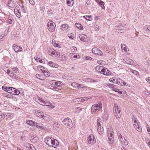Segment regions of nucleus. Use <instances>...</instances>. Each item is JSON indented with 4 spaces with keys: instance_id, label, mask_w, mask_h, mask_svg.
I'll return each instance as SVG.
<instances>
[{
    "instance_id": "1",
    "label": "nucleus",
    "mask_w": 150,
    "mask_h": 150,
    "mask_svg": "<svg viewBox=\"0 0 150 150\" xmlns=\"http://www.w3.org/2000/svg\"><path fill=\"white\" fill-rule=\"evenodd\" d=\"M35 100L37 103L42 105L50 106L52 108H53L54 107V105L51 104L50 101L47 100L44 101L40 97H38L37 98H36Z\"/></svg>"
},
{
    "instance_id": "2",
    "label": "nucleus",
    "mask_w": 150,
    "mask_h": 150,
    "mask_svg": "<svg viewBox=\"0 0 150 150\" xmlns=\"http://www.w3.org/2000/svg\"><path fill=\"white\" fill-rule=\"evenodd\" d=\"M103 107V105L101 103H99L92 105L91 109L92 111L95 113H97L100 111Z\"/></svg>"
},
{
    "instance_id": "3",
    "label": "nucleus",
    "mask_w": 150,
    "mask_h": 150,
    "mask_svg": "<svg viewBox=\"0 0 150 150\" xmlns=\"http://www.w3.org/2000/svg\"><path fill=\"white\" fill-rule=\"evenodd\" d=\"M114 136L113 130L111 129L108 130V142L110 144H112L114 141Z\"/></svg>"
},
{
    "instance_id": "4",
    "label": "nucleus",
    "mask_w": 150,
    "mask_h": 150,
    "mask_svg": "<svg viewBox=\"0 0 150 150\" xmlns=\"http://www.w3.org/2000/svg\"><path fill=\"white\" fill-rule=\"evenodd\" d=\"M64 125V127L67 128H70L72 127V121L71 119L68 117L61 121Z\"/></svg>"
},
{
    "instance_id": "5",
    "label": "nucleus",
    "mask_w": 150,
    "mask_h": 150,
    "mask_svg": "<svg viewBox=\"0 0 150 150\" xmlns=\"http://www.w3.org/2000/svg\"><path fill=\"white\" fill-rule=\"evenodd\" d=\"M114 115L116 118H120L121 116L120 108L117 104H114Z\"/></svg>"
},
{
    "instance_id": "6",
    "label": "nucleus",
    "mask_w": 150,
    "mask_h": 150,
    "mask_svg": "<svg viewBox=\"0 0 150 150\" xmlns=\"http://www.w3.org/2000/svg\"><path fill=\"white\" fill-rule=\"evenodd\" d=\"M55 24L54 22L51 20H50L47 23V28L50 32H53L55 29Z\"/></svg>"
},
{
    "instance_id": "7",
    "label": "nucleus",
    "mask_w": 150,
    "mask_h": 150,
    "mask_svg": "<svg viewBox=\"0 0 150 150\" xmlns=\"http://www.w3.org/2000/svg\"><path fill=\"white\" fill-rule=\"evenodd\" d=\"M87 140H88V143L92 144H94L96 142V140L94 135L92 134H90L87 138Z\"/></svg>"
},
{
    "instance_id": "8",
    "label": "nucleus",
    "mask_w": 150,
    "mask_h": 150,
    "mask_svg": "<svg viewBox=\"0 0 150 150\" xmlns=\"http://www.w3.org/2000/svg\"><path fill=\"white\" fill-rule=\"evenodd\" d=\"M49 54L50 55H54V57H58L59 56V54L53 48H49L48 50Z\"/></svg>"
},
{
    "instance_id": "9",
    "label": "nucleus",
    "mask_w": 150,
    "mask_h": 150,
    "mask_svg": "<svg viewBox=\"0 0 150 150\" xmlns=\"http://www.w3.org/2000/svg\"><path fill=\"white\" fill-rule=\"evenodd\" d=\"M51 139V145H52V146L54 148H56L57 146L59 144V142L57 140L52 137Z\"/></svg>"
},
{
    "instance_id": "10",
    "label": "nucleus",
    "mask_w": 150,
    "mask_h": 150,
    "mask_svg": "<svg viewBox=\"0 0 150 150\" xmlns=\"http://www.w3.org/2000/svg\"><path fill=\"white\" fill-rule=\"evenodd\" d=\"M92 52L95 54L102 55V52L97 47H94L92 49Z\"/></svg>"
},
{
    "instance_id": "11",
    "label": "nucleus",
    "mask_w": 150,
    "mask_h": 150,
    "mask_svg": "<svg viewBox=\"0 0 150 150\" xmlns=\"http://www.w3.org/2000/svg\"><path fill=\"white\" fill-rule=\"evenodd\" d=\"M79 38L82 41L86 42L88 40V38L86 35L84 34H81L79 35Z\"/></svg>"
},
{
    "instance_id": "12",
    "label": "nucleus",
    "mask_w": 150,
    "mask_h": 150,
    "mask_svg": "<svg viewBox=\"0 0 150 150\" xmlns=\"http://www.w3.org/2000/svg\"><path fill=\"white\" fill-rule=\"evenodd\" d=\"M133 126L134 128L138 131L140 132L142 130V127L140 126V123L139 122L137 123H134Z\"/></svg>"
},
{
    "instance_id": "13",
    "label": "nucleus",
    "mask_w": 150,
    "mask_h": 150,
    "mask_svg": "<svg viewBox=\"0 0 150 150\" xmlns=\"http://www.w3.org/2000/svg\"><path fill=\"white\" fill-rule=\"evenodd\" d=\"M13 47L16 52H21L23 50L22 48L20 46L16 45L15 44H13Z\"/></svg>"
},
{
    "instance_id": "14",
    "label": "nucleus",
    "mask_w": 150,
    "mask_h": 150,
    "mask_svg": "<svg viewBox=\"0 0 150 150\" xmlns=\"http://www.w3.org/2000/svg\"><path fill=\"white\" fill-rule=\"evenodd\" d=\"M111 72L107 68L103 67L101 74L106 76H109L111 75Z\"/></svg>"
},
{
    "instance_id": "15",
    "label": "nucleus",
    "mask_w": 150,
    "mask_h": 150,
    "mask_svg": "<svg viewBox=\"0 0 150 150\" xmlns=\"http://www.w3.org/2000/svg\"><path fill=\"white\" fill-rule=\"evenodd\" d=\"M52 137H47L45 139V142L48 146H51V141Z\"/></svg>"
},
{
    "instance_id": "16",
    "label": "nucleus",
    "mask_w": 150,
    "mask_h": 150,
    "mask_svg": "<svg viewBox=\"0 0 150 150\" xmlns=\"http://www.w3.org/2000/svg\"><path fill=\"white\" fill-rule=\"evenodd\" d=\"M16 2L13 1L12 0H9L8 2L7 5L9 7L13 8L15 6Z\"/></svg>"
},
{
    "instance_id": "17",
    "label": "nucleus",
    "mask_w": 150,
    "mask_h": 150,
    "mask_svg": "<svg viewBox=\"0 0 150 150\" xmlns=\"http://www.w3.org/2000/svg\"><path fill=\"white\" fill-rule=\"evenodd\" d=\"M121 49L122 52L125 53L127 52L128 48L126 46L125 44H122L121 45Z\"/></svg>"
},
{
    "instance_id": "18",
    "label": "nucleus",
    "mask_w": 150,
    "mask_h": 150,
    "mask_svg": "<svg viewBox=\"0 0 150 150\" xmlns=\"http://www.w3.org/2000/svg\"><path fill=\"white\" fill-rule=\"evenodd\" d=\"M42 73L47 77L50 76V73L46 68L44 69V70H43V71Z\"/></svg>"
},
{
    "instance_id": "19",
    "label": "nucleus",
    "mask_w": 150,
    "mask_h": 150,
    "mask_svg": "<svg viewBox=\"0 0 150 150\" xmlns=\"http://www.w3.org/2000/svg\"><path fill=\"white\" fill-rule=\"evenodd\" d=\"M118 77H114L110 78L109 79V81L113 83L116 84Z\"/></svg>"
},
{
    "instance_id": "20",
    "label": "nucleus",
    "mask_w": 150,
    "mask_h": 150,
    "mask_svg": "<svg viewBox=\"0 0 150 150\" xmlns=\"http://www.w3.org/2000/svg\"><path fill=\"white\" fill-rule=\"evenodd\" d=\"M26 123L27 124L31 126H35V125H36V122H35L30 120L26 121Z\"/></svg>"
},
{
    "instance_id": "21",
    "label": "nucleus",
    "mask_w": 150,
    "mask_h": 150,
    "mask_svg": "<svg viewBox=\"0 0 150 150\" xmlns=\"http://www.w3.org/2000/svg\"><path fill=\"white\" fill-rule=\"evenodd\" d=\"M103 68V67L100 66H97L96 67V69L98 73L101 74Z\"/></svg>"
},
{
    "instance_id": "22",
    "label": "nucleus",
    "mask_w": 150,
    "mask_h": 150,
    "mask_svg": "<svg viewBox=\"0 0 150 150\" xmlns=\"http://www.w3.org/2000/svg\"><path fill=\"white\" fill-rule=\"evenodd\" d=\"M97 131L99 133L101 134H102L104 129L103 127H102V125H100V126H98V128L97 129Z\"/></svg>"
},
{
    "instance_id": "23",
    "label": "nucleus",
    "mask_w": 150,
    "mask_h": 150,
    "mask_svg": "<svg viewBox=\"0 0 150 150\" xmlns=\"http://www.w3.org/2000/svg\"><path fill=\"white\" fill-rule=\"evenodd\" d=\"M43 113L42 112H38L37 114L38 115H39V117H41L42 118H43L44 119H45L46 118V114H43Z\"/></svg>"
},
{
    "instance_id": "24",
    "label": "nucleus",
    "mask_w": 150,
    "mask_h": 150,
    "mask_svg": "<svg viewBox=\"0 0 150 150\" xmlns=\"http://www.w3.org/2000/svg\"><path fill=\"white\" fill-rule=\"evenodd\" d=\"M61 27V28L63 30H67L69 28V27L67 24H62Z\"/></svg>"
},
{
    "instance_id": "25",
    "label": "nucleus",
    "mask_w": 150,
    "mask_h": 150,
    "mask_svg": "<svg viewBox=\"0 0 150 150\" xmlns=\"http://www.w3.org/2000/svg\"><path fill=\"white\" fill-rule=\"evenodd\" d=\"M84 18L87 21H91L93 20V16H83Z\"/></svg>"
},
{
    "instance_id": "26",
    "label": "nucleus",
    "mask_w": 150,
    "mask_h": 150,
    "mask_svg": "<svg viewBox=\"0 0 150 150\" xmlns=\"http://www.w3.org/2000/svg\"><path fill=\"white\" fill-rule=\"evenodd\" d=\"M50 88L54 90H60L61 89L62 87L61 86H51Z\"/></svg>"
},
{
    "instance_id": "27",
    "label": "nucleus",
    "mask_w": 150,
    "mask_h": 150,
    "mask_svg": "<svg viewBox=\"0 0 150 150\" xmlns=\"http://www.w3.org/2000/svg\"><path fill=\"white\" fill-rule=\"evenodd\" d=\"M76 25L78 29L80 30H82L83 29V26L79 23H76Z\"/></svg>"
},
{
    "instance_id": "28",
    "label": "nucleus",
    "mask_w": 150,
    "mask_h": 150,
    "mask_svg": "<svg viewBox=\"0 0 150 150\" xmlns=\"http://www.w3.org/2000/svg\"><path fill=\"white\" fill-rule=\"evenodd\" d=\"M85 80L87 82L94 83L96 82L94 80L90 78H86Z\"/></svg>"
},
{
    "instance_id": "29",
    "label": "nucleus",
    "mask_w": 150,
    "mask_h": 150,
    "mask_svg": "<svg viewBox=\"0 0 150 150\" xmlns=\"http://www.w3.org/2000/svg\"><path fill=\"white\" fill-rule=\"evenodd\" d=\"M130 71L133 73L134 75L138 76L139 75V73L135 70H133L132 69H129Z\"/></svg>"
},
{
    "instance_id": "30",
    "label": "nucleus",
    "mask_w": 150,
    "mask_h": 150,
    "mask_svg": "<svg viewBox=\"0 0 150 150\" xmlns=\"http://www.w3.org/2000/svg\"><path fill=\"white\" fill-rule=\"evenodd\" d=\"M74 1L73 0H67V4L69 6H71L74 4Z\"/></svg>"
},
{
    "instance_id": "31",
    "label": "nucleus",
    "mask_w": 150,
    "mask_h": 150,
    "mask_svg": "<svg viewBox=\"0 0 150 150\" xmlns=\"http://www.w3.org/2000/svg\"><path fill=\"white\" fill-rule=\"evenodd\" d=\"M37 68L38 69L39 71L40 72L42 73L43 71V70H44V69H45V68L44 67L41 65L38 66L37 67Z\"/></svg>"
},
{
    "instance_id": "32",
    "label": "nucleus",
    "mask_w": 150,
    "mask_h": 150,
    "mask_svg": "<svg viewBox=\"0 0 150 150\" xmlns=\"http://www.w3.org/2000/svg\"><path fill=\"white\" fill-rule=\"evenodd\" d=\"M82 110V108L80 107L75 108L74 112L75 113H79Z\"/></svg>"
},
{
    "instance_id": "33",
    "label": "nucleus",
    "mask_w": 150,
    "mask_h": 150,
    "mask_svg": "<svg viewBox=\"0 0 150 150\" xmlns=\"http://www.w3.org/2000/svg\"><path fill=\"white\" fill-rule=\"evenodd\" d=\"M102 117L106 121L108 119V116L107 113H105L103 114Z\"/></svg>"
},
{
    "instance_id": "34",
    "label": "nucleus",
    "mask_w": 150,
    "mask_h": 150,
    "mask_svg": "<svg viewBox=\"0 0 150 150\" xmlns=\"http://www.w3.org/2000/svg\"><path fill=\"white\" fill-rule=\"evenodd\" d=\"M71 86L74 88H77L79 86V84L75 82H73L71 83Z\"/></svg>"
},
{
    "instance_id": "35",
    "label": "nucleus",
    "mask_w": 150,
    "mask_h": 150,
    "mask_svg": "<svg viewBox=\"0 0 150 150\" xmlns=\"http://www.w3.org/2000/svg\"><path fill=\"white\" fill-rule=\"evenodd\" d=\"M97 122L98 126H100V125H103V123L101 122V119L99 117H98Z\"/></svg>"
},
{
    "instance_id": "36",
    "label": "nucleus",
    "mask_w": 150,
    "mask_h": 150,
    "mask_svg": "<svg viewBox=\"0 0 150 150\" xmlns=\"http://www.w3.org/2000/svg\"><path fill=\"white\" fill-rule=\"evenodd\" d=\"M132 121H133L134 123H137L139 121L137 120L136 117L134 115H132Z\"/></svg>"
},
{
    "instance_id": "37",
    "label": "nucleus",
    "mask_w": 150,
    "mask_h": 150,
    "mask_svg": "<svg viewBox=\"0 0 150 150\" xmlns=\"http://www.w3.org/2000/svg\"><path fill=\"white\" fill-rule=\"evenodd\" d=\"M105 3L102 1H100L99 3V4L101 7V8L103 9H104L105 8V7L104 6Z\"/></svg>"
},
{
    "instance_id": "38",
    "label": "nucleus",
    "mask_w": 150,
    "mask_h": 150,
    "mask_svg": "<svg viewBox=\"0 0 150 150\" xmlns=\"http://www.w3.org/2000/svg\"><path fill=\"white\" fill-rule=\"evenodd\" d=\"M122 83V80L120 78H118L116 84L121 86Z\"/></svg>"
},
{
    "instance_id": "39",
    "label": "nucleus",
    "mask_w": 150,
    "mask_h": 150,
    "mask_svg": "<svg viewBox=\"0 0 150 150\" xmlns=\"http://www.w3.org/2000/svg\"><path fill=\"white\" fill-rule=\"evenodd\" d=\"M13 92L15 93V95H18L20 93V92L17 89L14 88V89L13 90Z\"/></svg>"
},
{
    "instance_id": "40",
    "label": "nucleus",
    "mask_w": 150,
    "mask_h": 150,
    "mask_svg": "<svg viewBox=\"0 0 150 150\" xmlns=\"http://www.w3.org/2000/svg\"><path fill=\"white\" fill-rule=\"evenodd\" d=\"M56 81L55 80H50L49 81V83L52 86H55Z\"/></svg>"
},
{
    "instance_id": "41",
    "label": "nucleus",
    "mask_w": 150,
    "mask_h": 150,
    "mask_svg": "<svg viewBox=\"0 0 150 150\" xmlns=\"http://www.w3.org/2000/svg\"><path fill=\"white\" fill-rule=\"evenodd\" d=\"M62 83L60 81H57L56 82V83L55 86H61L62 85Z\"/></svg>"
},
{
    "instance_id": "42",
    "label": "nucleus",
    "mask_w": 150,
    "mask_h": 150,
    "mask_svg": "<svg viewBox=\"0 0 150 150\" xmlns=\"http://www.w3.org/2000/svg\"><path fill=\"white\" fill-rule=\"evenodd\" d=\"M8 92L9 93H10V91L13 92V90L14 89V88L12 87H8Z\"/></svg>"
},
{
    "instance_id": "43",
    "label": "nucleus",
    "mask_w": 150,
    "mask_h": 150,
    "mask_svg": "<svg viewBox=\"0 0 150 150\" xmlns=\"http://www.w3.org/2000/svg\"><path fill=\"white\" fill-rule=\"evenodd\" d=\"M12 70L15 73H17L18 70V69L16 67H14L11 68Z\"/></svg>"
},
{
    "instance_id": "44",
    "label": "nucleus",
    "mask_w": 150,
    "mask_h": 150,
    "mask_svg": "<svg viewBox=\"0 0 150 150\" xmlns=\"http://www.w3.org/2000/svg\"><path fill=\"white\" fill-rule=\"evenodd\" d=\"M116 85H115L114 86H113L112 89V90L113 91H114L115 92H117V91H118V89H117L116 88Z\"/></svg>"
},
{
    "instance_id": "45",
    "label": "nucleus",
    "mask_w": 150,
    "mask_h": 150,
    "mask_svg": "<svg viewBox=\"0 0 150 150\" xmlns=\"http://www.w3.org/2000/svg\"><path fill=\"white\" fill-rule=\"evenodd\" d=\"M70 50L71 52H74L76 51L77 49L76 47H71Z\"/></svg>"
},
{
    "instance_id": "46",
    "label": "nucleus",
    "mask_w": 150,
    "mask_h": 150,
    "mask_svg": "<svg viewBox=\"0 0 150 150\" xmlns=\"http://www.w3.org/2000/svg\"><path fill=\"white\" fill-rule=\"evenodd\" d=\"M15 13L16 15V16L18 18H20L21 16V12L19 11Z\"/></svg>"
},
{
    "instance_id": "47",
    "label": "nucleus",
    "mask_w": 150,
    "mask_h": 150,
    "mask_svg": "<svg viewBox=\"0 0 150 150\" xmlns=\"http://www.w3.org/2000/svg\"><path fill=\"white\" fill-rule=\"evenodd\" d=\"M8 87L3 86H2V89L8 92Z\"/></svg>"
},
{
    "instance_id": "48",
    "label": "nucleus",
    "mask_w": 150,
    "mask_h": 150,
    "mask_svg": "<svg viewBox=\"0 0 150 150\" xmlns=\"http://www.w3.org/2000/svg\"><path fill=\"white\" fill-rule=\"evenodd\" d=\"M5 117V113H3V115L2 114L0 115V121H1L2 119L4 118Z\"/></svg>"
},
{
    "instance_id": "49",
    "label": "nucleus",
    "mask_w": 150,
    "mask_h": 150,
    "mask_svg": "<svg viewBox=\"0 0 150 150\" xmlns=\"http://www.w3.org/2000/svg\"><path fill=\"white\" fill-rule=\"evenodd\" d=\"M128 142L125 139H124V141L122 143V144L125 146L127 145L128 144Z\"/></svg>"
},
{
    "instance_id": "50",
    "label": "nucleus",
    "mask_w": 150,
    "mask_h": 150,
    "mask_svg": "<svg viewBox=\"0 0 150 150\" xmlns=\"http://www.w3.org/2000/svg\"><path fill=\"white\" fill-rule=\"evenodd\" d=\"M133 63L134 62L132 59H130L129 61H127V63L128 64L130 65H132L133 64Z\"/></svg>"
},
{
    "instance_id": "51",
    "label": "nucleus",
    "mask_w": 150,
    "mask_h": 150,
    "mask_svg": "<svg viewBox=\"0 0 150 150\" xmlns=\"http://www.w3.org/2000/svg\"><path fill=\"white\" fill-rule=\"evenodd\" d=\"M5 116L6 115L7 117L11 118L12 117V115L9 113H5Z\"/></svg>"
},
{
    "instance_id": "52",
    "label": "nucleus",
    "mask_w": 150,
    "mask_h": 150,
    "mask_svg": "<svg viewBox=\"0 0 150 150\" xmlns=\"http://www.w3.org/2000/svg\"><path fill=\"white\" fill-rule=\"evenodd\" d=\"M54 46L55 47L58 48H61V45L58 43H55L54 45Z\"/></svg>"
},
{
    "instance_id": "53",
    "label": "nucleus",
    "mask_w": 150,
    "mask_h": 150,
    "mask_svg": "<svg viewBox=\"0 0 150 150\" xmlns=\"http://www.w3.org/2000/svg\"><path fill=\"white\" fill-rule=\"evenodd\" d=\"M97 63L101 65H103L104 63V61L102 60H99L97 61Z\"/></svg>"
},
{
    "instance_id": "54",
    "label": "nucleus",
    "mask_w": 150,
    "mask_h": 150,
    "mask_svg": "<svg viewBox=\"0 0 150 150\" xmlns=\"http://www.w3.org/2000/svg\"><path fill=\"white\" fill-rule=\"evenodd\" d=\"M145 28L147 30L149 31L150 32V25H146L145 26Z\"/></svg>"
},
{
    "instance_id": "55",
    "label": "nucleus",
    "mask_w": 150,
    "mask_h": 150,
    "mask_svg": "<svg viewBox=\"0 0 150 150\" xmlns=\"http://www.w3.org/2000/svg\"><path fill=\"white\" fill-rule=\"evenodd\" d=\"M3 70H4L5 72L6 73L8 74L10 73V72H11V71L10 69H6L5 68H4Z\"/></svg>"
},
{
    "instance_id": "56",
    "label": "nucleus",
    "mask_w": 150,
    "mask_h": 150,
    "mask_svg": "<svg viewBox=\"0 0 150 150\" xmlns=\"http://www.w3.org/2000/svg\"><path fill=\"white\" fill-rule=\"evenodd\" d=\"M107 85L109 88H112L113 86H115V85L111 83H108Z\"/></svg>"
},
{
    "instance_id": "57",
    "label": "nucleus",
    "mask_w": 150,
    "mask_h": 150,
    "mask_svg": "<svg viewBox=\"0 0 150 150\" xmlns=\"http://www.w3.org/2000/svg\"><path fill=\"white\" fill-rule=\"evenodd\" d=\"M47 64L51 67H53V63L52 62H48Z\"/></svg>"
},
{
    "instance_id": "58",
    "label": "nucleus",
    "mask_w": 150,
    "mask_h": 150,
    "mask_svg": "<svg viewBox=\"0 0 150 150\" xmlns=\"http://www.w3.org/2000/svg\"><path fill=\"white\" fill-rule=\"evenodd\" d=\"M117 92H118L119 94L120 95H121L122 94H124L125 93H126V92L125 91H119V90L118 89V91H117Z\"/></svg>"
},
{
    "instance_id": "59",
    "label": "nucleus",
    "mask_w": 150,
    "mask_h": 150,
    "mask_svg": "<svg viewBox=\"0 0 150 150\" xmlns=\"http://www.w3.org/2000/svg\"><path fill=\"white\" fill-rule=\"evenodd\" d=\"M14 74L13 73V71H11L10 73L8 74V75L9 76L11 77H13V74Z\"/></svg>"
},
{
    "instance_id": "60",
    "label": "nucleus",
    "mask_w": 150,
    "mask_h": 150,
    "mask_svg": "<svg viewBox=\"0 0 150 150\" xmlns=\"http://www.w3.org/2000/svg\"><path fill=\"white\" fill-rule=\"evenodd\" d=\"M14 74L13 73V71H11L10 73L8 74V75L9 76L11 77H13V74Z\"/></svg>"
},
{
    "instance_id": "61",
    "label": "nucleus",
    "mask_w": 150,
    "mask_h": 150,
    "mask_svg": "<svg viewBox=\"0 0 150 150\" xmlns=\"http://www.w3.org/2000/svg\"><path fill=\"white\" fill-rule=\"evenodd\" d=\"M127 83L122 80V85H121V86H127Z\"/></svg>"
},
{
    "instance_id": "62",
    "label": "nucleus",
    "mask_w": 150,
    "mask_h": 150,
    "mask_svg": "<svg viewBox=\"0 0 150 150\" xmlns=\"http://www.w3.org/2000/svg\"><path fill=\"white\" fill-rule=\"evenodd\" d=\"M47 62V61L46 60H45V61L44 59L42 60V59H40L39 62H40V63H45V62Z\"/></svg>"
},
{
    "instance_id": "63",
    "label": "nucleus",
    "mask_w": 150,
    "mask_h": 150,
    "mask_svg": "<svg viewBox=\"0 0 150 150\" xmlns=\"http://www.w3.org/2000/svg\"><path fill=\"white\" fill-rule=\"evenodd\" d=\"M146 142L148 144L150 148V140L149 139L146 140Z\"/></svg>"
},
{
    "instance_id": "64",
    "label": "nucleus",
    "mask_w": 150,
    "mask_h": 150,
    "mask_svg": "<svg viewBox=\"0 0 150 150\" xmlns=\"http://www.w3.org/2000/svg\"><path fill=\"white\" fill-rule=\"evenodd\" d=\"M12 20L11 19H9L8 17L7 21V23L10 24H11L12 23Z\"/></svg>"
}]
</instances>
